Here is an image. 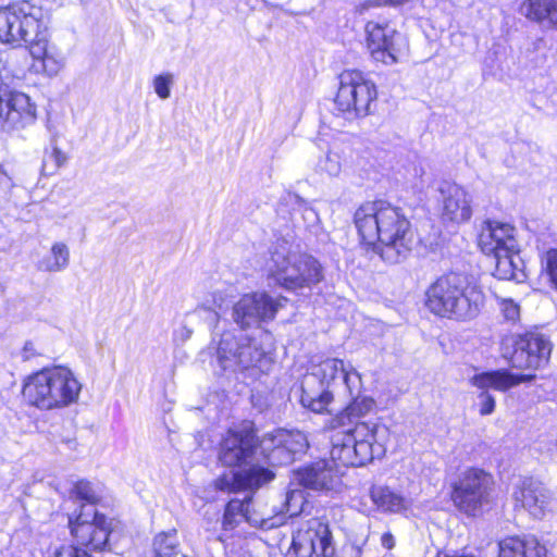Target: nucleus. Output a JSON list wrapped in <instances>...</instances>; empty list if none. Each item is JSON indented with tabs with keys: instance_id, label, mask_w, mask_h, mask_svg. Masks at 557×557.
<instances>
[{
	"instance_id": "f257e3e1",
	"label": "nucleus",
	"mask_w": 557,
	"mask_h": 557,
	"mask_svg": "<svg viewBox=\"0 0 557 557\" xmlns=\"http://www.w3.org/2000/svg\"><path fill=\"white\" fill-rule=\"evenodd\" d=\"M361 386L359 372L338 358H327L312 367L301 382L300 403L315 413L327 410L335 395L351 398L330 422V454L344 467H362L385 451L387 428L358 421L375 407L371 397L359 396Z\"/></svg>"
},
{
	"instance_id": "f03ea898",
	"label": "nucleus",
	"mask_w": 557,
	"mask_h": 557,
	"mask_svg": "<svg viewBox=\"0 0 557 557\" xmlns=\"http://www.w3.org/2000/svg\"><path fill=\"white\" fill-rule=\"evenodd\" d=\"M354 221L364 243H379L375 251L386 263H400L410 255L414 233L400 208L383 201L366 202L356 210Z\"/></svg>"
},
{
	"instance_id": "7ed1b4c3",
	"label": "nucleus",
	"mask_w": 557,
	"mask_h": 557,
	"mask_svg": "<svg viewBox=\"0 0 557 557\" xmlns=\"http://www.w3.org/2000/svg\"><path fill=\"white\" fill-rule=\"evenodd\" d=\"M484 300L480 286L458 272L441 275L425 292V307L430 312L456 321H468L478 317Z\"/></svg>"
},
{
	"instance_id": "20e7f679",
	"label": "nucleus",
	"mask_w": 557,
	"mask_h": 557,
	"mask_svg": "<svg viewBox=\"0 0 557 557\" xmlns=\"http://www.w3.org/2000/svg\"><path fill=\"white\" fill-rule=\"evenodd\" d=\"M82 384L64 367L45 368L28 376L23 386L27 404L40 410L65 408L78 400Z\"/></svg>"
},
{
	"instance_id": "39448f33",
	"label": "nucleus",
	"mask_w": 557,
	"mask_h": 557,
	"mask_svg": "<svg viewBox=\"0 0 557 557\" xmlns=\"http://www.w3.org/2000/svg\"><path fill=\"white\" fill-rule=\"evenodd\" d=\"M269 275L285 289L310 287L322 281L320 262L308 253L293 249L286 240H277L267 261Z\"/></svg>"
},
{
	"instance_id": "423d86ee",
	"label": "nucleus",
	"mask_w": 557,
	"mask_h": 557,
	"mask_svg": "<svg viewBox=\"0 0 557 557\" xmlns=\"http://www.w3.org/2000/svg\"><path fill=\"white\" fill-rule=\"evenodd\" d=\"M49 10L40 0H22L0 8V41L27 47L44 34L49 24Z\"/></svg>"
},
{
	"instance_id": "0eeeda50",
	"label": "nucleus",
	"mask_w": 557,
	"mask_h": 557,
	"mask_svg": "<svg viewBox=\"0 0 557 557\" xmlns=\"http://www.w3.org/2000/svg\"><path fill=\"white\" fill-rule=\"evenodd\" d=\"M69 525L71 534L84 548L63 546L54 553V557H91L89 553L112 550L110 522L94 508L83 507L75 519H69Z\"/></svg>"
},
{
	"instance_id": "6e6552de",
	"label": "nucleus",
	"mask_w": 557,
	"mask_h": 557,
	"mask_svg": "<svg viewBox=\"0 0 557 557\" xmlns=\"http://www.w3.org/2000/svg\"><path fill=\"white\" fill-rule=\"evenodd\" d=\"M219 366L224 371H245L258 369L267 373L272 363V357L248 335L226 331L222 334L216 348Z\"/></svg>"
},
{
	"instance_id": "1a4fd4ad",
	"label": "nucleus",
	"mask_w": 557,
	"mask_h": 557,
	"mask_svg": "<svg viewBox=\"0 0 557 557\" xmlns=\"http://www.w3.org/2000/svg\"><path fill=\"white\" fill-rule=\"evenodd\" d=\"M377 98L376 85L358 70H346L339 75L335 104L343 113L366 116Z\"/></svg>"
},
{
	"instance_id": "9d476101",
	"label": "nucleus",
	"mask_w": 557,
	"mask_h": 557,
	"mask_svg": "<svg viewBox=\"0 0 557 557\" xmlns=\"http://www.w3.org/2000/svg\"><path fill=\"white\" fill-rule=\"evenodd\" d=\"M367 48L375 62L385 65L398 63L408 51L406 37L386 21H369L366 24Z\"/></svg>"
},
{
	"instance_id": "9b49d317",
	"label": "nucleus",
	"mask_w": 557,
	"mask_h": 557,
	"mask_svg": "<svg viewBox=\"0 0 557 557\" xmlns=\"http://www.w3.org/2000/svg\"><path fill=\"white\" fill-rule=\"evenodd\" d=\"M287 557H335V546L327 523L311 519L294 534Z\"/></svg>"
},
{
	"instance_id": "f8f14e48",
	"label": "nucleus",
	"mask_w": 557,
	"mask_h": 557,
	"mask_svg": "<svg viewBox=\"0 0 557 557\" xmlns=\"http://www.w3.org/2000/svg\"><path fill=\"white\" fill-rule=\"evenodd\" d=\"M286 301L285 297H272L267 293L246 294L234 304L232 319L242 330L257 327L274 320Z\"/></svg>"
},
{
	"instance_id": "ddd939ff",
	"label": "nucleus",
	"mask_w": 557,
	"mask_h": 557,
	"mask_svg": "<svg viewBox=\"0 0 557 557\" xmlns=\"http://www.w3.org/2000/svg\"><path fill=\"white\" fill-rule=\"evenodd\" d=\"M493 486V478L481 469L466 470L454 485L453 500L467 515H475L487 503Z\"/></svg>"
},
{
	"instance_id": "4468645a",
	"label": "nucleus",
	"mask_w": 557,
	"mask_h": 557,
	"mask_svg": "<svg viewBox=\"0 0 557 557\" xmlns=\"http://www.w3.org/2000/svg\"><path fill=\"white\" fill-rule=\"evenodd\" d=\"M534 379V374H515L506 369L474 374L470 379V384L480 389L476 403L480 414L488 416L495 410L496 401L494 396L488 392L490 388L498 392H507L520 383L531 382Z\"/></svg>"
},
{
	"instance_id": "2eb2a0df",
	"label": "nucleus",
	"mask_w": 557,
	"mask_h": 557,
	"mask_svg": "<svg viewBox=\"0 0 557 557\" xmlns=\"http://www.w3.org/2000/svg\"><path fill=\"white\" fill-rule=\"evenodd\" d=\"M552 352L548 338L539 332H527L515 341L510 364L520 370H537L547 364Z\"/></svg>"
},
{
	"instance_id": "dca6fc26",
	"label": "nucleus",
	"mask_w": 557,
	"mask_h": 557,
	"mask_svg": "<svg viewBox=\"0 0 557 557\" xmlns=\"http://www.w3.org/2000/svg\"><path fill=\"white\" fill-rule=\"evenodd\" d=\"M258 441L250 425L230 429L220 444L219 459L224 466L235 467L252 460Z\"/></svg>"
},
{
	"instance_id": "f3484780",
	"label": "nucleus",
	"mask_w": 557,
	"mask_h": 557,
	"mask_svg": "<svg viewBox=\"0 0 557 557\" xmlns=\"http://www.w3.org/2000/svg\"><path fill=\"white\" fill-rule=\"evenodd\" d=\"M516 506H521L536 519L543 518L547 511L557 507L554 493L540 480L524 478L513 492Z\"/></svg>"
},
{
	"instance_id": "a211bd4d",
	"label": "nucleus",
	"mask_w": 557,
	"mask_h": 557,
	"mask_svg": "<svg viewBox=\"0 0 557 557\" xmlns=\"http://www.w3.org/2000/svg\"><path fill=\"white\" fill-rule=\"evenodd\" d=\"M442 219L444 222L461 224L472 216V199L461 186L445 182L441 185Z\"/></svg>"
},
{
	"instance_id": "6ab92c4d",
	"label": "nucleus",
	"mask_w": 557,
	"mask_h": 557,
	"mask_svg": "<svg viewBox=\"0 0 557 557\" xmlns=\"http://www.w3.org/2000/svg\"><path fill=\"white\" fill-rule=\"evenodd\" d=\"M335 463L344 466L339 460H335L332 455L331 460H318L299 469L296 472L297 480L302 486L310 490H335L341 484V476L334 468Z\"/></svg>"
},
{
	"instance_id": "aec40b11",
	"label": "nucleus",
	"mask_w": 557,
	"mask_h": 557,
	"mask_svg": "<svg viewBox=\"0 0 557 557\" xmlns=\"http://www.w3.org/2000/svg\"><path fill=\"white\" fill-rule=\"evenodd\" d=\"M274 472L259 465L223 474L215 481V487L221 491H253L274 479Z\"/></svg>"
},
{
	"instance_id": "412c9836",
	"label": "nucleus",
	"mask_w": 557,
	"mask_h": 557,
	"mask_svg": "<svg viewBox=\"0 0 557 557\" xmlns=\"http://www.w3.org/2000/svg\"><path fill=\"white\" fill-rule=\"evenodd\" d=\"M518 245L516 230L512 225L495 221H487L479 235V246L485 255L499 251H513Z\"/></svg>"
},
{
	"instance_id": "4be33fe9",
	"label": "nucleus",
	"mask_w": 557,
	"mask_h": 557,
	"mask_svg": "<svg viewBox=\"0 0 557 557\" xmlns=\"http://www.w3.org/2000/svg\"><path fill=\"white\" fill-rule=\"evenodd\" d=\"M36 121V106L30 98L20 91L10 90L5 102L3 129L7 132L20 131Z\"/></svg>"
},
{
	"instance_id": "5701e85b",
	"label": "nucleus",
	"mask_w": 557,
	"mask_h": 557,
	"mask_svg": "<svg viewBox=\"0 0 557 557\" xmlns=\"http://www.w3.org/2000/svg\"><path fill=\"white\" fill-rule=\"evenodd\" d=\"M48 27L44 34H40L34 42L28 46L29 53L38 62L35 64L36 70L44 71L49 76L57 75L64 65V58L61 51L53 45L49 44Z\"/></svg>"
},
{
	"instance_id": "b1692460",
	"label": "nucleus",
	"mask_w": 557,
	"mask_h": 557,
	"mask_svg": "<svg viewBox=\"0 0 557 557\" xmlns=\"http://www.w3.org/2000/svg\"><path fill=\"white\" fill-rule=\"evenodd\" d=\"M520 13L542 28L557 30V0H523Z\"/></svg>"
},
{
	"instance_id": "393cba45",
	"label": "nucleus",
	"mask_w": 557,
	"mask_h": 557,
	"mask_svg": "<svg viewBox=\"0 0 557 557\" xmlns=\"http://www.w3.org/2000/svg\"><path fill=\"white\" fill-rule=\"evenodd\" d=\"M369 496L377 510L384 513H403L410 507L408 498L387 485H372Z\"/></svg>"
},
{
	"instance_id": "a878e982",
	"label": "nucleus",
	"mask_w": 557,
	"mask_h": 557,
	"mask_svg": "<svg viewBox=\"0 0 557 557\" xmlns=\"http://www.w3.org/2000/svg\"><path fill=\"white\" fill-rule=\"evenodd\" d=\"M498 557H545L546 548L534 536H509L499 542Z\"/></svg>"
},
{
	"instance_id": "bb28decb",
	"label": "nucleus",
	"mask_w": 557,
	"mask_h": 557,
	"mask_svg": "<svg viewBox=\"0 0 557 557\" xmlns=\"http://www.w3.org/2000/svg\"><path fill=\"white\" fill-rule=\"evenodd\" d=\"M243 500L244 518L251 527L271 530L285 523L286 516L284 513H270L265 507L253 502L250 496H246Z\"/></svg>"
},
{
	"instance_id": "cd10ccee",
	"label": "nucleus",
	"mask_w": 557,
	"mask_h": 557,
	"mask_svg": "<svg viewBox=\"0 0 557 557\" xmlns=\"http://www.w3.org/2000/svg\"><path fill=\"white\" fill-rule=\"evenodd\" d=\"M496 259L495 276L499 280H512L518 283L527 278L524 262L520 257L518 245L513 251H499L493 253Z\"/></svg>"
},
{
	"instance_id": "c85d7f7f",
	"label": "nucleus",
	"mask_w": 557,
	"mask_h": 557,
	"mask_svg": "<svg viewBox=\"0 0 557 557\" xmlns=\"http://www.w3.org/2000/svg\"><path fill=\"white\" fill-rule=\"evenodd\" d=\"M259 448L271 466H284L294 461L286 445L276 442V431L267 433L259 442Z\"/></svg>"
},
{
	"instance_id": "c756f323",
	"label": "nucleus",
	"mask_w": 557,
	"mask_h": 557,
	"mask_svg": "<svg viewBox=\"0 0 557 557\" xmlns=\"http://www.w3.org/2000/svg\"><path fill=\"white\" fill-rule=\"evenodd\" d=\"M70 264V249L65 243L55 242L49 255L38 261L37 268L45 272H61Z\"/></svg>"
},
{
	"instance_id": "7c9ffc66",
	"label": "nucleus",
	"mask_w": 557,
	"mask_h": 557,
	"mask_svg": "<svg viewBox=\"0 0 557 557\" xmlns=\"http://www.w3.org/2000/svg\"><path fill=\"white\" fill-rule=\"evenodd\" d=\"M152 547L154 557H186L181 554L175 529L158 533L153 539Z\"/></svg>"
},
{
	"instance_id": "2f4dec72",
	"label": "nucleus",
	"mask_w": 557,
	"mask_h": 557,
	"mask_svg": "<svg viewBox=\"0 0 557 557\" xmlns=\"http://www.w3.org/2000/svg\"><path fill=\"white\" fill-rule=\"evenodd\" d=\"M276 442L286 445V449L292 455L293 460L306 453L309 447L305 433L300 431L290 432L286 430L276 431Z\"/></svg>"
},
{
	"instance_id": "473e14b6",
	"label": "nucleus",
	"mask_w": 557,
	"mask_h": 557,
	"mask_svg": "<svg viewBox=\"0 0 557 557\" xmlns=\"http://www.w3.org/2000/svg\"><path fill=\"white\" fill-rule=\"evenodd\" d=\"M66 162V156L57 147L55 140L46 148L42 157L41 172L45 175L54 174Z\"/></svg>"
},
{
	"instance_id": "72a5a7b5",
	"label": "nucleus",
	"mask_w": 557,
	"mask_h": 557,
	"mask_svg": "<svg viewBox=\"0 0 557 557\" xmlns=\"http://www.w3.org/2000/svg\"><path fill=\"white\" fill-rule=\"evenodd\" d=\"M242 521H245L244 500L243 499H231L225 507V511H224V516H223V529L224 530H233Z\"/></svg>"
},
{
	"instance_id": "f704fd0d",
	"label": "nucleus",
	"mask_w": 557,
	"mask_h": 557,
	"mask_svg": "<svg viewBox=\"0 0 557 557\" xmlns=\"http://www.w3.org/2000/svg\"><path fill=\"white\" fill-rule=\"evenodd\" d=\"M343 158L338 150L330 149L324 157L320 158L317 168L329 176H338L343 168Z\"/></svg>"
},
{
	"instance_id": "c9c22d12",
	"label": "nucleus",
	"mask_w": 557,
	"mask_h": 557,
	"mask_svg": "<svg viewBox=\"0 0 557 557\" xmlns=\"http://www.w3.org/2000/svg\"><path fill=\"white\" fill-rule=\"evenodd\" d=\"M71 493L75 498L85 500L90 505L97 504L100 500V496L94 485L85 480L76 482Z\"/></svg>"
},
{
	"instance_id": "e433bc0d",
	"label": "nucleus",
	"mask_w": 557,
	"mask_h": 557,
	"mask_svg": "<svg viewBox=\"0 0 557 557\" xmlns=\"http://www.w3.org/2000/svg\"><path fill=\"white\" fill-rule=\"evenodd\" d=\"M542 267L553 287L557 289V249L552 248L542 257Z\"/></svg>"
},
{
	"instance_id": "4c0bfd02",
	"label": "nucleus",
	"mask_w": 557,
	"mask_h": 557,
	"mask_svg": "<svg viewBox=\"0 0 557 557\" xmlns=\"http://www.w3.org/2000/svg\"><path fill=\"white\" fill-rule=\"evenodd\" d=\"M499 310L504 319L510 323H516L520 320V306L511 298L496 297Z\"/></svg>"
},
{
	"instance_id": "58836bf2",
	"label": "nucleus",
	"mask_w": 557,
	"mask_h": 557,
	"mask_svg": "<svg viewBox=\"0 0 557 557\" xmlns=\"http://www.w3.org/2000/svg\"><path fill=\"white\" fill-rule=\"evenodd\" d=\"M302 505H304V497H302L301 492L297 491V490H292L286 493V498H285L286 511L283 513L286 517H287V515L289 517L297 516L301 511Z\"/></svg>"
},
{
	"instance_id": "ea45409f",
	"label": "nucleus",
	"mask_w": 557,
	"mask_h": 557,
	"mask_svg": "<svg viewBox=\"0 0 557 557\" xmlns=\"http://www.w3.org/2000/svg\"><path fill=\"white\" fill-rule=\"evenodd\" d=\"M173 83V76L171 74L158 75L153 79V87L156 94L161 99H168L171 95V85Z\"/></svg>"
},
{
	"instance_id": "a19ab883",
	"label": "nucleus",
	"mask_w": 557,
	"mask_h": 557,
	"mask_svg": "<svg viewBox=\"0 0 557 557\" xmlns=\"http://www.w3.org/2000/svg\"><path fill=\"white\" fill-rule=\"evenodd\" d=\"M194 312L200 318H205L210 326L215 325L219 320L218 312L206 306L197 307Z\"/></svg>"
},
{
	"instance_id": "79ce46f5",
	"label": "nucleus",
	"mask_w": 557,
	"mask_h": 557,
	"mask_svg": "<svg viewBox=\"0 0 557 557\" xmlns=\"http://www.w3.org/2000/svg\"><path fill=\"white\" fill-rule=\"evenodd\" d=\"M302 219L310 228L317 226L320 222L317 211L307 203L302 206Z\"/></svg>"
},
{
	"instance_id": "37998d69",
	"label": "nucleus",
	"mask_w": 557,
	"mask_h": 557,
	"mask_svg": "<svg viewBox=\"0 0 557 557\" xmlns=\"http://www.w3.org/2000/svg\"><path fill=\"white\" fill-rule=\"evenodd\" d=\"M13 186L11 177L0 165V191H7Z\"/></svg>"
},
{
	"instance_id": "c03bdc74",
	"label": "nucleus",
	"mask_w": 557,
	"mask_h": 557,
	"mask_svg": "<svg viewBox=\"0 0 557 557\" xmlns=\"http://www.w3.org/2000/svg\"><path fill=\"white\" fill-rule=\"evenodd\" d=\"M343 557H360L361 548L355 544H347L343 547Z\"/></svg>"
},
{
	"instance_id": "a18cd8bd",
	"label": "nucleus",
	"mask_w": 557,
	"mask_h": 557,
	"mask_svg": "<svg viewBox=\"0 0 557 557\" xmlns=\"http://www.w3.org/2000/svg\"><path fill=\"white\" fill-rule=\"evenodd\" d=\"M381 544L386 549H392L395 546V540L392 533L386 532L381 536Z\"/></svg>"
},
{
	"instance_id": "49530a36",
	"label": "nucleus",
	"mask_w": 557,
	"mask_h": 557,
	"mask_svg": "<svg viewBox=\"0 0 557 557\" xmlns=\"http://www.w3.org/2000/svg\"><path fill=\"white\" fill-rule=\"evenodd\" d=\"M382 4L398 5L405 3L407 0H379Z\"/></svg>"
},
{
	"instance_id": "de8ad7c7",
	"label": "nucleus",
	"mask_w": 557,
	"mask_h": 557,
	"mask_svg": "<svg viewBox=\"0 0 557 557\" xmlns=\"http://www.w3.org/2000/svg\"><path fill=\"white\" fill-rule=\"evenodd\" d=\"M191 334V331L190 330H187V333H185V336L189 337Z\"/></svg>"
},
{
	"instance_id": "09e8293b",
	"label": "nucleus",
	"mask_w": 557,
	"mask_h": 557,
	"mask_svg": "<svg viewBox=\"0 0 557 557\" xmlns=\"http://www.w3.org/2000/svg\"><path fill=\"white\" fill-rule=\"evenodd\" d=\"M191 334V331L190 330H187V333H185V336L189 337Z\"/></svg>"
}]
</instances>
